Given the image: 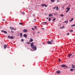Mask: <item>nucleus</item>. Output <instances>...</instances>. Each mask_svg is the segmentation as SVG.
Wrapping results in <instances>:
<instances>
[{
  "label": "nucleus",
  "mask_w": 75,
  "mask_h": 75,
  "mask_svg": "<svg viewBox=\"0 0 75 75\" xmlns=\"http://www.w3.org/2000/svg\"><path fill=\"white\" fill-rule=\"evenodd\" d=\"M33 42H32L30 44V46L31 47V48H32L33 50H34L35 51L37 50V47L35 46H34L33 45Z\"/></svg>",
  "instance_id": "1"
},
{
  "label": "nucleus",
  "mask_w": 75,
  "mask_h": 75,
  "mask_svg": "<svg viewBox=\"0 0 75 75\" xmlns=\"http://www.w3.org/2000/svg\"><path fill=\"white\" fill-rule=\"evenodd\" d=\"M8 38H9V39H14V37L13 36H11L10 35H8Z\"/></svg>",
  "instance_id": "2"
},
{
  "label": "nucleus",
  "mask_w": 75,
  "mask_h": 75,
  "mask_svg": "<svg viewBox=\"0 0 75 75\" xmlns=\"http://www.w3.org/2000/svg\"><path fill=\"white\" fill-rule=\"evenodd\" d=\"M1 32H2V33H5V34H7V31L3 30H1Z\"/></svg>",
  "instance_id": "3"
},
{
  "label": "nucleus",
  "mask_w": 75,
  "mask_h": 75,
  "mask_svg": "<svg viewBox=\"0 0 75 75\" xmlns=\"http://www.w3.org/2000/svg\"><path fill=\"white\" fill-rule=\"evenodd\" d=\"M61 66L62 67V68L64 67H67V66L65 65L64 64L62 65Z\"/></svg>",
  "instance_id": "4"
},
{
  "label": "nucleus",
  "mask_w": 75,
  "mask_h": 75,
  "mask_svg": "<svg viewBox=\"0 0 75 75\" xmlns=\"http://www.w3.org/2000/svg\"><path fill=\"white\" fill-rule=\"evenodd\" d=\"M27 30L26 29H24L23 30V31L24 32V33H26V32H27Z\"/></svg>",
  "instance_id": "5"
},
{
  "label": "nucleus",
  "mask_w": 75,
  "mask_h": 75,
  "mask_svg": "<svg viewBox=\"0 0 75 75\" xmlns=\"http://www.w3.org/2000/svg\"><path fill=\"white\" fill-rule=\"evenodd\" d=\"M42 6H45V7H47V6L45 5V4H42Z\"/></svg>",
  "instance_id": "6"
},
{
  "label": "nucleus",
  "mask_w": 75,
  "mask_h": 75,
  "mask_svg": "<svg viewBox=\"0 0 75 75\" xmlns=\"http://www.w3.org/2000/svg\"><path fill=\"white\" fill-rule=\"evenodd\" d=\"M47 43L48 44H52V43H51V42L50 41H48L47 42Z\"/></svg>",
  "instance_id": "7"
},
{
  "label": "nucleus",
  "mask_w": 75,
  "mask_h": 75,
  "mask_svg": "<svg viewBox=\"0 0 75 75\" xmlns=\"http://www.w3.org/2000/svg\"><path fill=\"white\" fill-rule=\"evenodd\" d=\"M6 47H7V45H5L4 46V49L6 48Z\"/></svg>",
  "instance_id": "8"
},
{
  "label": "nucleus",
  "mask_w": 75,
  "mask_h": 75,
  "mask_svg": "<svg viewBox=\"0 0 75 75\" xmlns=\"http://www.w3.org/2000/svg\"><path fill=\"white\" fill-rule=\"evenodd\" d=\"M56 72L57 74H60V73H61V71H57Z\"/></svg>",
  "instance_id": "9"
},
{
  "label": "nucleus",
  "mask_w": 75,
  "mask_h": 75,
  "mask_svg": "<svg viewBox=\"0 0 75 75\" xmlns=\"http://www.w3.org/2000/svg\"><path fill=\"white\" fill-rule=\"evenodd\" d=\"M72 68H75V65L74 64H72Z\"/></svg>",
  "instance_id": "10"
},
{
  "label": "nucleus",
  "mask_w": 75,
  "mask_h": 75,
  "mask_svg": "<svg viewBox=\"0 0 75 75\" xmlns=\"http://www.w3.org/2000/svg\"><path fill=\"white\" fill-rule=\"evenodd\" d=\"M10 28L11 30H14V28L11 26L10 27Z\"/></svg>",
  "instance_id": "11"
},
{
  "label": "nucleus",
  "mask_w": 75,
  "mask_h": 75,
  "mask_svg": "<svg viewBox=\"0 0 75 75\" xmlns=\"http://www.w3.org/2000/svg\"><path fill=\"white\" fill-rule=\"evenodd\" d=\"M30 42H31L33 41V39H31L30 40H29Z\"/></svg>",
  "instance_id": "12"
},
{
  "label": "nucleus",
  "mask_w": 75,
  "mask_h": 75,
  "mask_svg": "<svg viewBox=\"0 0 75 75\" xmlns=\"http://www.w3.org/2000/svg\"><path fill=\"white\" fill-rule=\"evenodd\" d=\"M53 14H50L49 15V17H51V16H52Z\"/></svg>",
  "instance_id": "13"
},
{
  "label": "nucleus",
  "mask_w": 75,
  "mask_h": 75,
  "mask_svg": "<svg viewBox=\"0 0 75 75\" xmlns=\"http://www.w3.org/2000/svg\"><path fill=\"white\" fill-rule=\"evenodd\" d=\"M23 37V34L21 33H20V37L22 38Z\"/></svg>",
  "instance_id": "14"
},
{
  "label": "nucleus",
  "mask_w": 75,
  "mask_h": 75,
  "mask_svg": "<svg viewBox=\"0 0 75 75\" xmlns=\"http://www.w3.org/2000/svg\"><path fill=\"white\" fill-rule=\"evenodd\" d=\"M23 36L24 37H27V35L25 34H24L23 35Z\"/></svg>",
  "instance_id": "15"
},
{
  "label": "nucleus",
  "mask_w": 75,
  "mask_h": 75,
  "mask_svg": "<svg viewBox=\"0 0 75 75\" xmlns=\"http://www.w3.org/2000/svg\"><path fill=\"white\" fill-rule=\"evenodd\" d=\"M73 20H74V18H72L70 20V22H72V21Z\"/></svg>",
  "instance_id": "16"
},
{
  "label": "nucleus",
  "mask_w": 75,
  "mask_h": 75,
  "mask_svg": "<svg viewBox=\"0 0 75 75\" xmlns=\"http://www.w3.org/2000/svg\"><path fill=\"white\" fill-rule=\"evenodd\" d=\"M72 56V54H68V57H71Z\"/></svg>",
  "instance_id": "17"
},
{
  "label": "nucleus",
  "mask_w": 75,
  "mask_h": 75,
  "mask_svg": "<svg viewBox=\"0 0 75 75\" xmlns=\"http://www.w3.org/2000/svg\"><path fill=\"white\" fill-rule=\"evenodd\" d=\"M64 23L68 24V21H64Z\"/></svg>",
  "instance_id": "18"
},
{
  "label": "nucleus",
  "mask_w": 75,
  "mask_h": 75,
  "mask_svg": "<svg viewBox=\"0 0 75 75\" xmlns=\"http://www.w3.org/2000/svg\"><path fill=\"white\" fill-rule=\"evenodd\" d=\"M56 10H59V8H58V7H56Z\"/></svg>",
  "instance_id": "19"
},
{
  "label": "nucleus",
  "mask_w": 75,
  "mask_h": 75,
  "mask_svg": "<svg viewBox=\"0 0 75 75\" xmlns=\"http://www.w3.org/2000/svg\"><path fill=\"white\" fill-rule=\"evenodd\" d=\"M67 9L68 11H69V10H70V8H67Z\"/></svg>",
  "instance_id": "20"
},
{
  "label": "nucleus",
  "mask_w": 75,
  "mask_h": 75,
  "mask_svg": "<svg viewBox=\"0 0 75 75\" xmlns=\"http://www.w3.org/2000/svg\"><path fill=\"white\" fill-rule=\"evenodd\" d=\"M55 1V0H51V2H52V3H53V2H54Z\"/></svg>",
  "instance_id": "21"
},
{
  "label": "nucleus",
  "mask_w": 75,
  "mask_h": 75,
  "mask_svg": "<svg viewBox=\"0 0 75 75\" xmlns=\"http://www.w3.org/2000/svg\"><path fill=\"white\" fill-rule=\"evenodd\" d=\"M70 32H71V33H72L74 31L72 30H69Z\"/></svg>",
  "instance_id": "22"
},
{
  "label": "nucleus",
  "mask_w": 75,
  "mask_h": 75,
  "mask_svg": "<svg viewBox=\"0 0 75 75\" xmlns=\"http://www.w3.org/2000/svg\"><path fill=\"white\" fill-rule=\"evenodd\" d=\"M21 14H25V13L24 12H21Z\"/></svg>",
  "instance_id": "23"
},
{
  "label": "nucleus",
  "mask_w": 75,
  "mask_h": 75,
  "mask_svg": "<svg viewBox=\"0 0 75 75\" xmlns=\"http://www.w3.org/2000/svg\"><path fill=\"white\" fill-rule=\"evenodd\" d=\"M74 69H70V71H73Z\"/></svg>",
  "instance_id": "24"
},
{
  "label": "nucleus",
  "mask_w": 75,
  "mask_h": 75,
  "mask_svg": "<svg viewBox=\"0 0 75 75\" xmlns=\"http://www.w3.org/2000/svg\"><path fill=\"white\" fill-rule=\"evenodd\" d=\"M21 41L22 42H24V40L23 39H22Z\"/></svg>",
  "instance_id": "25"
},
{
  "label": "nucleus",
  "mask_w": 75,
  "mask_h": 75,
  "mask_svg": "<svg viewBox=\"0 0 75 75\" xmlns=\"http://www.w3.org/2000/svg\"><path fill=\"white\" fill-rule=\"evenodd\" d=\"M51 18H49V21H51Z\"/></svg>",
  "instance_id": "26"
},
{
  "label": "nucleus",
  "mask_w": 75,
  "mask_h": 75,
  "mask_svg": "<svg viewBox=\"0 0 75 75\" xmlns=\"http://www.w3.org/2000/svg\"><path fill=\"white\" fill-rule=\"evenodd\" d=\"M74 26H75V25H73L71 26V27H74Z\"/></svg>",
  "instance_id": "27"
},
{
  "label": "nucleus",
  "mask_w": 75,
  "mask_h": 75,
  "mask_svg": "<svg viewBox=\"0 0 75 75\" xmlns=\"http://www.w3.org/2000/svg\"><path fill=\"white\" fill-rule=\"evenodd\" d=\"M60 16H61V17H64V15H63L62 14H61L60 15Z\"/></svg>",
  "instance_id": "28"
},
{
  "label": "nucleus",
  "mask_w": 75,
  "mask_h": 75,
  "mask_svg": "<svg viewBox=\"0 0 75 75\" xmlns=\"http://www.w3.org/2000/svg\"><path fill=\"white\" fill-rule=\"evenodd\" d=\"M26 43L28 44H30V42H27Z\"/></svg>",
  "instance_id": "29"
},
{
  "label": "nucleus",
  "mask_w": 75,
  "mask_h": 75,
  "mask_svg": "<svg viewBox=\"0 0 75 75\" xmlns=\"http://www.w3.org/2000/svg\"><path fill=\"white\" fill-rule=\"evenodd\" d=\"M19 24H20V25H23V23H19Z\"/></svg>",
  "instance_id": "30"
},
{
  "label": "nucleus",
  "mask_w": 75,
  "mask_h": 75,
  "mask_svg": "<svg viewBox=\"0 0 75 75\" xmlns=\"http://www.w3.org/2000/svg\"><path fill=\"white\" fill-rule=\"evenodd\" d=\"M46 23H47V22H43V24H44V23L46 24Z\"/></svg>",
  "instance_id": "31"
},
{
  "label": "nucleus",
  "mask_w": 75,
  "mask_h": 75,
  "mask_svg": "<svg viewBox=\"0 0 75 75\" xmlns=\"http://www.w3.org/2000/svg\"><path fill=\"white\" fill-rule=\"evenodd\" d=\"M54 20H55V18H54V19L52 20L53 21H54Z\"/></svg>",
  "instance_id": "32"
},
{
  "label": "nucleus",
  "mask_w": 75,
  "mask_h": 75,
  "mask_svg": "<svg viewBox=\"0 0 75 75\" xmlns=\"http://www.w3.org/2000/svg\"><path fill=\"white\" fill-rule=\"evenodd\" d=\"M69 33H67V35H69Z\"/></svg>",
  "instance_id": "33"
},
{
  "label": "nucleus",
  "mask_w": 75,
  "mask_h": 75,
  "mask_svg": "<svg viewBox=\"0 0 75 75\" xmlns=\"http://www.w3.org/2000/svg\"><path fill=\"white\" fill-rule=\"evenodd\" d=\"M34 27H35V29H36L37 28L36 26H35Z\"/></svg>",
  "instance_id": "34"
},
{
  "label": "nucleus",
  "mask_w": 75,
  "mask_h": 75,
  "mask_svg": "<svg viewBox=\"0 0 75 75\" xmlns=\"http://www.w3.org/2000/svg\"><path fill=\"white\" fill-rule=\"evenodd\" d=\"M33 17H35V14H33Z\"/></svg>",
  "instance_id": "35"
},
{
  "label": "nucleus",
  "mask_w": 75,
  "mask_h": 75,
  "mask_svg": "<svg viewBox=\"0 0 75 75\" xmlns=\"http://www.w3.org/2000/svg\"><path fill=\"white\" fill-rule=\"evenodd\" d=\"M51 42H54V40H51Z\"/></svg>",
  "instance_id": "36"
},
{
  "label": "nucleus",
  "mask_w": 75,
  "mask_h": 75,
  "mask_svg": "<svg viewBox=\"0 0 75 75\" xmlns=\"http://www.w3.org/2000/svg\"><path fill=\"white\" fill-rule=\"evenodd\" d=\"M32 29L33 30H34V28H32Z\"/></svg>",
  "instance_id": "37"
},
{
  "label": "nucleus",
  "mask_w": 75,
  "mask_h": 75,
  "mask_svg": "<svg viewBox=\"0 0 75 75\" xmlns=\"http://www.w3.org/2000/svg\"><path fill=\"white\" fill-rule=\"evenodd\" d=\"M59 62H61V60L60 59H59Z\"/></svg>",
  "instance_id": "38"
},
{
  "label": "nucleus",
  "mask_w": 75,
  "mask_h": 75,
  "mask_svg": "<svg viewBox=\"0 0 75 75\" xmlns=\"http://www.w3.org/2000/svg\"><path fill=\"white\" fill-rule=\"evenodd\" d=\"M55 8H56V7H55L54 8H53V9H55Z\"/></svg>",
  "instance_id": "39"
},
{
  "label": "nucleus",
  "mask_w": 75,
  "mask_h": 75,
  "mask_svg": "<svg viewBox=\"0 0 75 75\" xmlns=\"http://www.w3.org/2000/svg\"><path fill=\"white\" fill-rule=\"evenodd\" d=\"M59 0H57V2H59Z\"/></svg>",
  "instance_id": "40"
},
{
  "label": "nucleus",
  "mask_w": 75,
  "mask_h": 75,
  "mask_svg": "<svg viewBox=\"0 0 75 75\" xmlns=\"http://www.w3.org/2000/svg\"><path fill=\"white\" fill-rule=\"evenodd\" d=\"M42 30H44V28H42Z\"/></svg>",
  "instance_id": "41"
},
{
  "label": "nucleus",
  "mask_w": 75,
  "mask_h": 75,
  "mask_svg": "<svg viewBox=\"0 0 75 75\" xmlns=\"http://www.w3.org/2000/svg\"><path fill=\"white\" fill-rule=\"evenodd\" d=\"M11 32H12L13 33H14V32L13 31V30H11Z\"/></svg>",
  "instance_id": "42"
},
{
  "label": "nucleus",
  "mask_w": 75,
  "mask_h": 75,
  "mask_svg": "<svg viewBox=\"0 0 75 75\" xmlns=\"http://www.w3.org/2000/svg\"><path fill=\"white\" fill-rule=\"evenodd\" d=\"M68 10H67V11H66V13H67V12H68Z\"/></svg>",
  "instance_id": "43"
},
{
  "label": "nucleus",
  "mask_w": 75,
  "mask_h": 75,
  "mask_svg": "<svg viewBox=\"0 0 75 75\" xmlns=\"http://www.w3.org/2000/svg\"><path fill=\"white\" fill-rule=\"evenodd\" d=\"M48 18H47L46 19H47V20H48Z\"/></svg>",
  "instance_id": "44"
},
{
  "label": "nucleus",
  "mask_w": 75,
  "mask_h": 75,
  "mask_svg": "<svg viewBox=\"0 0 75 75\" xmlns=\"http://www.w3.org/2000/svg\"><path fill=\"white\" fill-rule=\"evenodd\" d=\"M34 20H35V21H36V19H35Z\"/></svg>",
  "instance_id": "45"
},
{
  "label": "nucleus",
  "mask_w": 75,
  "mask_h": 75,
  "mask_svg": "<svg viewBox=\"0 0 75 75\" xmlns=\"http://www.w3.org/2000/svg\"><path fill=\"white\" fill-rule=\"evenodd\" d=\"M3 21H4V19H3Z\"/></svg>",
  "instance_id": "46"
},
{
  "label": "nucleus",
  "mask_w": 75,
  "mask_h": 75,
  "mask_svg": "<svg viewBox=\"0 0 75 75\" xmlns=\"http://www.w3.org/2000/svg\"><path fill=\"white\" fill-rule=\"evenodd\" d=\"M60 28H62L61 27Z\"/></svg>",
  "instance_id": "47"
},
{
  "label": "nucleus",
  "mask_w": 75,
  "mask_h": 75,
  "mask_svg": "<svg viewBox=\"0 0 75 75\" xmlns=\"http://www.w3.org/2000/svg\"><path fill=\"white\" fill-rule=\"evenodd\" d=\"M39 32H38V33H39Z\"/></svg>",
  "instance_id": "48"
},
{
  "label": "nucleus",
  "mask_w": 75,
  "mask_h": 75,
  "mask_svg": "<svg viewBox=\"0 0 75 75\" xmlns=\"http://www.w3.org/2000/svg\"><path fill=\"white\" fill-rule=\"evenodd\" d=\"M63 28H64V26L63 27Z\"/></svg>",
  "instance_id": "49"
}]
</instances>
